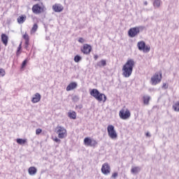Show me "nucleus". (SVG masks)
Returning a JSON list of instances; mask_svg holds the SVG:
<instances>
[{"label": "nucleus", "mask_w": 179, "mask_h": 179, "mask_svg": "<svg viewBox=\"0 0 179 179\" xmlns=\"http://www.w3.org/2000/svg\"><path fill=\"white\" fill-rule=\"evenodd\" d=\"M134 66L135 60L133 59H129L122 69V76H124V78H129V76L132 75Z\"/></svg>", "instance_id": "nucleus-1"}, {"label": "nucleus", "mask_w": 179, "mask_h": 179, "mask_svg": "<svg viewBox=\"0 0 179 179\" xmlns=\"http://www.w3.org/2000/svg\"><path fill=\"white\" fill-rule=\"evenodd\" d=\"M90 94L92 96V97H94L97 101H103V103L107 101V96H106L104 94L100 93L97 89L92 90Z\"/></svg>", "instance_id": "nucleus-2"}, {"label": "nucleus", "mask_w": 179, "mask_h": 179, "mask_svg": "<svg viewBox=\"0 0 179 179\" xmlns=\"http://www.w3.org/2000/svg\"><path fill=\"white\" fill-rule=\"evenodd\" d=\"M145 29V27L143 26H139L131 28L128 31V36L129 37H131V38H134V37H136L139 33H141V31Z\"/></svg>", "instance_id": "nucleus-3"}, {"label": "nucleus", "mask_w": 179, "mask_h": 179, "mask_svg": "<svg viewBox=\"0 0 179 179\" xmlns=\"http://www.w3.org/2000/svg\"><path fill=\"white\" fill-rule=\"evenodd\" d=\"M162 82V71L156 72L153 76L151 77L150 83L152 86H156L158 83Z\"/></svg>", "instance_id": "nucleus-4"}, {"label": "nucleus", "mask_w": 179, "mask_h": 179, "mask_svg": "<svg viewBox=\"0 0 179 179\" xmlns=\"http://www.w3.org/2000/svg\"><path fill=\"white\" fill-rule=\"evenodd\" d=\"M55 132L57 134L58 138H59V139H64V138H66L67 134L65 127L58 125L55 129Z\"/></svg>", "instance_id": "nucleus-5"}, {"label": "nucleus", "mask_w": 179, "mask_h": 179, "mask_svg": "<svg viewBox=\"0 0 179 179\" xmlns=\"http://www.w3.org/2000/svg\"><path fill=\"white\" fill-rule=\"evenodd\" d=\"M137 47L139 51H143L144 52H149L150 51V46L146 45L143 41L138 42Z\"/></svg>", "instance_id": "nucleus-6"}, {"label": "nucleus", "mask_w": 179, "mask_h": 179, "mask_svg": "<svg viewBox=\"0 0 179 179\" xmlns=\"http://www.w3.org/2000/svg\"><path fill=\"white\" fill-rule=\"evenodd\" d=\"M107 131L108 136H110L111 139H116V138L118 136L117 131H115V129H114V126L111 124L108 126Z\"/></svg>", "instance_id": "nucleus-7"}, {"label": "nucleus", "mask_w": 179, "mask_h": 179, "mask_svg": "<svg viewBox=\"0 0 179 179\" xmlns=\"http://www.w3.org/2000/svg\"><path fill=\"white\" fill-rule=\"evenodd\" d=\"M32 12L35 15H40V13H44V6H41L38 3L34 4L32 6Z\"/></svg>", "instance_id": "nucleus-8"}, {"label": "nucleus", "mask_w": 179, "mask_h": 179, "mask_svg": "<svg viewBox=\"0 0 179 179\" xmlns=\"http://www.w3.org/2000/svg\"><path fill=\"white\" fill-rule=\"evenodd\" d=\"M101 171L104 176H108L111 173V167L108 163L106 162L102 165Z\"/></svg>", "instance_id": "nucleus-9"}, {"label": "nucleus", "mask_w": 179, "mask_h": 179, "mask_svg": "<svg viewBox=\"0 0 179 179\" xmlns=\"http://www.w3.org/2000/svg\"><path fill=\"white\" fill-rule=\"evenodd\" d=\"M119 115L122 120H128L131 117V112L128 109L126 111L124 109H121Z\"/></svg>", "instance_id": "nucleus-10"}, {"label": "nucleus", "mask_w": 179, "mask_h": 179, "mask_svg": "<svg viewBox=\"0 0 179 179\" xmlns=\"http://www.w3.org/2000/svg\"><path fill=\"white\" fill-rule=\"evenodd\" d=\"M81 52L84 53L85 55H89V54L92 52V45L84 44L83 48H81Z\"/></svg>", "instance_id": "nucleus-11"}, {"label": "nucleus", "mask_w": 179, "mask_h": 179, "mask_svg": "<svg viewBox=\"0 0 179 179\" xmlns=\"http://www.w3.org/2000/svg\"><path fill=\"white\" fill-rule=\"evenodd\" d=\"M52 10H54V12L59 13L64 10V7L61 4L56 3L52 6Z\"/></svg>", "instance_id": "nucleus-12"}, {"label": "nucleus", "mask_w": 179, "mask_h": 179, "mask_svg": "<svg viewBox=\"0 0 179 179\" xmlns=\"http://www.w3.org/2000/svg\"><path fill=\"white\" fill-rule=\"evenodd\" d=\"M78 87V83L73 82L71 83L66 88V92H71V90H73V89H76Z\"/></svg>", "instance_id": "nucleus-13"}, {"label": "nucleus", "mask_w": 179, "mask_h": 179, "mask_svg": "<svg viewBox=\"0 0 179 179\" xmlns=\"http://www.w3.org/2000/svg\"><path fill=\"white\" fill-rule=\"evenodd\" d=\"M40 100H41V95L40 94V93H36L34 97L32 98L31 101L34 103H38Z\"/></svg>", "instance_id": "nucleus-14"}, {"label": "nucleus", "mask_w": 179, "mask_h": 179, "mask_svg": "<svg viewBox=\"0 0 179 179\" xmlns=\"http://www.w3.org/2000/svg\"><path fill=\"white\" fill-rule=\"evenodd\" d=\"M8 40H9V38L6 34H1V41L4 45H8Z\"/></svg>", "instance_id": "nucleus-15"}, {"label": "nucleus", "mask_w": 179, "mask_h": 179, "mask_svg": "<svg viewBox=\"0 0 179 179\" xmlns=\"http://www.w3.org/2000/svg\"><path fill=\"white\" fill-rule=\"evenodd\" d=\"M29 176H34L37 173V169L34 166H31L28 169Z\"/></svg>", "instance_id": "nucleus-16"}, {"label": "nucleus", "mask_w": 179, "mask_h": 179, "mask_svg": "<svg viewBox=\"0 0 179 179\" xmlns=\"http://www.w3.org/2000/svg\"><path fill=\"white\" fill-rule=\"evenodd\" d=\"M152 5L155 9L160 8V5H162V0H154Z\"/></svg>", "instance_id": "nucleus-17"}, {"label": "nucleus", "mask_w": 179, "mask_h": 179, "mask_svg": "<svg viewBox=\"0 0 179 179\" xmlns=\"http://www.w3.org/2000/svg\"><path fill=\"white\" fill-rule=\"evenodd\" d=\"M17 23H19V24H22V23H24V22H26V15L19 16L17 19Z\"/></svg>", "instance_id": "nucleus-18"}, {"label": "nucleus", "mask_w": 179, "mask_h": 179, "mask_svg": "<svg viewBox=\"0 0 179 179\" xmlns=\"http://www.w3.org/2000/svg\"><path fill=\"white\" fill-rule=\"evenodd\" d=\"M92 138L90 137H86L84 138V143L86 146H91L92 145Z\"/></svg>", "instance_id": "nucleus-19"}, {"label": "nucleus", "mask_w": 179, "mask_h": 179, "mask_svg": "<svg viewBox=\"0 0 179 179\" xmlns=\"http://www.w3.org/2000/svg\"><path fill=\"white\" fill-rule=\"evenodd\" d=\"M68 117H69L71 120H76V112L75 111L69 112Z\"/></svg>", "instance_id": "nucleus-20"}, {"label": "nucleus", "mask_w": 179, "mask_h": 179, "mask_svg": "<svg viewBox=\"0 0 179 179\" xmlns=\"http://www.w3.org/2000/svg\"><path fill=\"white\" fill-rule=\"evenodd\" d=\"M143 103L145 106L149 105V101H150V96H144L143 97Z\"/></svg>", "instance_id": "nucleus-21"}, {"label": "nucleus", "mask_w": 179, "mask_h": 179, "mask_svg": "<svg viewBox=\"0 0 179 179\" xmlns=\"http://www.w3.org/2000/svg\"><path fill=\"white\" fill-rule=\"evenodd\" d=\"M131 173H133V174H138V173H139V171H141V167L135 166L131 169Z\"/></svg>", "instance_id": "nucleus-22"}, {"label": "nucleus", "mask_w": 179, "mask_h": 179, "mask_svg": "<svg viewBox=\"0 0 179 179\" xmlns=\"http://www.w3.org/2000/svg\"><path fill=\"white\" fill-rule=\"evenodd\" d=\"M16 142L17 143H18V145H24V143H27V140L22 138H17Z\"/></svg>", "instance_id": "nucleus-23"}, {"label": "nucleus", "mask_w": 179, "mask_h": 179, "mask_svg": "<svg viewBox=\"0 0 179 179\" xmlns=\"http://www.w3.org/2000/svg\"><path fill=\"white\" fill-rule=\"evenodd\" d=\"M172 108L174 111L179 113V101H176L172 106Z\"/></svg>", "instance_id": "nucleus-24"}, {"label": "nucleus", "mask_w": 179, "mask_h": 179, "mask_svg": "<svg viewBox=\"0 0 179 179\" xmlns=\"http://www.w3.org/2000/svg\"><path fill=\"white\" fill-rule=\"evenodd\" d=\"M97 66L101 67V66H106L107 65V61L102 59L99 62L96 64Z\"/></svg>", "instance_id": "nucleus-25"}, {"label": "nucleus", "mask_w": 179, "mask_h": 179, "mask_svg": "<svg viewBox=\"0 0 179 179\" xmlns=\"http://www.w3.org/2000/svg\"><path fill=\"white\" fill-rule=\"evenodd\" d=\"M74 61L76 62H80L82 61V57H80L79 55H77L74 57Z\"/></svg>", "instance_id": "nucleus-26"}, {"label": "nucleus", "mask_w": 179, "mask_h": 179, "mask_svg": "<svg viewBox=\"0 0 179 179\" xmlns=\"http://www.w3.org/2000/svg\"><path fill=\"white\" fill-rule=\"evenodd\" d=\"M97 141L94 139L92 140V142H91V147L92 148H96V146H97Z\"/></svg>", "instance_id": "nucleus-27"}, {"label": "nucleus", "mask_w": 179, "mask_h": 179, "mask_svg": "<svg viewBox=\"0 0 179 179\" xmlns=\"http://www.w3.org/2000/svg\"><path fill=\"white\" fill-rule=\"evenodd\" d=\"M37 29H38V25H37V24H34L31 29V31H33L34 33H36V31H37Z\"/></svg>", "instance_id": "nucleus-28"}, {"label": "nucleus", "mask_w": 179, "mask_h": 179, "mask_svg": "<svg viewBox=\"0 0 179 179\" xmlns=\"http://www.w3.org/2000/svg\"><path fill=\"white\" fill-rule=\"evenodd\" d=\"M5 69H0V76H4L6 75Z\"/></svg>", "instance_id": "nucleus-29"}, {"label": "nucleus", "mask_w": 179, "mask_h": 179, "mask_svg": "<svg viewBox=\"0 0 179 179\" xmlns=\"http://www.w3.org/2000/svg\"><path fill=\"white\" fill-rule=\"evenodd\" d=\"M26 65H27V59H25L22 62V66H21V68H24L26 66Z\"/></svg>", "instance_id": "nucleus-30"}, {"label": "nucleus", "mask_w": 179, "mask_h": 179, "mask_svg": "<svg viewBox=\"0 0 179 179\" xmlns=\"http://www.w3.org/2000/svg\"><path fill=\"white\" fill-rule=\"evenodd\" d=\"M41 132H43V129H36V135H40V134H41Z\"/></svg>", "instance_id": "nucleus-31"}, {"label": "nucleus", "mask_w": 179, "mask_h": 179, "mask_svg": "<svg viewBox=\"0 0 179 179\" xmlns=\"http://www.w3.org/2000/svg\"><path fill=\"white\" fill-rule=\"evenodd\" d=\"M118 177V172H115L112 174L111 178H117Z\"/></svg>", "instance_id": "nucleus-32"}, {"label": "nucleus", "mask_w": 179, "mask_h": 179, "mask_svg": "<svg viewBox=\"0 0 179 179\" xmlns=\"http://www.w3.org/2000/svg\"><path fill=\"white\" fill-rule=\"evenodd\" d=\"M22 37H23L24 40H25V41L30 40L29 35L27 34H24Z\"/></svg>", "instance_id": "nucleus-33"}, {"label": "nucleus", "mask_w": 179, "mask_h": 179, "mask_svg": "<svg viewBox=\"0 0 179 179\" xmlns=\"http://www.w3.org/2000/svg\"><path fill=\"white\" fill-rule=\"evenodd\" d=\"M162 89L164 90H166V89H169V85H167V83H163Z\"/></svg>", "instance_id": "nucleus-34"}, {"label": "nucleus", "mask_w": 179, "mask_h": 179, "mask_svg": "<svg viewBox=\"0 0 179 179\" xmlns=\"http://www.w3.org/2000/svg\"><path fill=\"white\" fill-rule=\"evenodd\" d=\"M53 141L55 142H56L57 143H61V140L59 138H58L57 137H55V138H53Z\"/></svg>", "instance_id": "nucleus-35"}, {"label": "nucleus", "mask_w": 179, "mask_h": 179, "mask_svg": "<svg viewBox=\"0 0 179 179\" xmlns=\"http://www.w3.org/2000/svg\"><path fill=\"white\" fill-rule=\"evenodd\" d=\"M21 50H22V43H20L19 47L17 48V55H19V51H20Z\"/></svg>", "instance_id": "nucleus-36"}, {"label": "nucleus", "mask_w": 179, "mask_h": 179, "mask_svg": "<svg viewBox=\"0 0 179 179\" xmlns=\"http://www.w3.org/2000/svg\"><path fill=\"white\" fill-rule=\"evenodd\" d=\"M78 43H81V44H83V43H85V39L83 38H79Z\"/></svg>", "instance_id": "nucleus-37"}, {"label": "nucleus", "mask_w": 179, "mask_h": 179, "mask_svg": "<svg viewBox=\"0 0 179 179\" xmlns=\"http://www.w3.org/2000/svg\"><path fill=\"white\" fill-rule=\"evenodd\" d=\"M73 101H78V100H79V96H74L73 97Z\"/></svg>", "instance_id": "nucleus-38"}, {"label": "nucleus", "mask_w": 179, "mask_h": 179, "mask_svg": "<svg viewBox=\"0 0 179 179\" xmlns=\"http://www.w3.org/2000/svg\"><path fill=\"white\" fill-rule=\"evenodd\" d=\"M30 40H27V41H25V47L26 48H27V47H29V43Z\"/></svg>", "instance_id": "nucleus-39"}, {"label": "nucleus", "mask_w": 179, "mask_h": 179, "mask_svg": "<svg viewBox=\"0 0 179 179\" xmlns=\"http://www.w3.org/2000/svg\"><path fill=\"white\" fill-rule=\"evenodd\" d=\"M94 58L95 61L99 59V55H95Z\"/></svg>", "instance_id": "nucleus-40"}, {"label": "nucleus", "mask_w": 179, "mask_h": 179, "mask_svg": "<svg viewBox=\"0 0 179 179\" xmlns=\"http://www.w3.org/2000/svg\"><path fill=\"white\" fill-rule=\"evenodd\" d=\"M145 135H146V136H148L149 138H150V136H152V135H150V132H147Z\"/></svg>", "instance_id": "nucleus-41"}, {"label": "nucleus", "mask_w": 179, "mask_h": 179, "mask_svg": "<svg viewBox=\"0 0 179 179\" xmlns=\"http://www.w3.org/2000/svg\"><path fill=\"white\" fill-rule=\"evenodd\" d=\"M144 5H145V6L148 5V1H145Z\"/></svg>", "instance_id": "nucleus-42"}, {"label": "nucleus", "mask_w": 179, "mask_h": 179, "mask_svg": "<svg viewBox=\"0 0 179 179\" xmlns=\"http://www.w3.org/2000/svg\"><path fill=\"white\" fill-rule=\"evenodd\" d=\"M34 1H40V0H34Z\"/></svg>", "instance_id": "nucleus-43"}]
</instances>
